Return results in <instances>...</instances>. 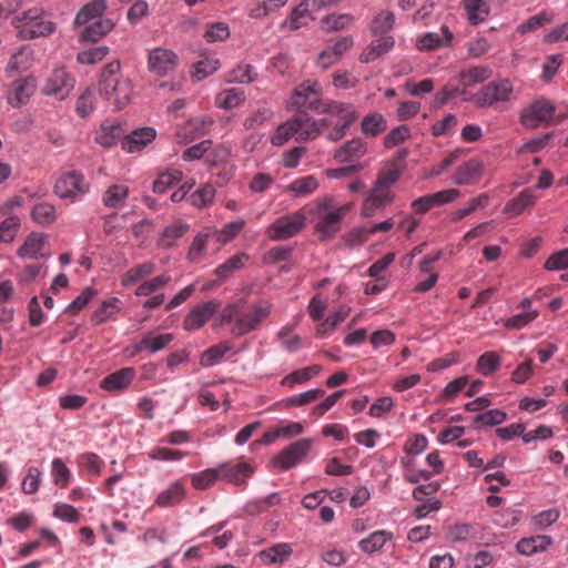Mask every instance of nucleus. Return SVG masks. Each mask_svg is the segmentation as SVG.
<instances>
[{
	"label": "nucleus",
	"mask_w": 568,
	"mask_h": 568,
	"mask_svg": "<svg viewBox=\"0 0 568 568\" xmlns=\"http://www.w3.org/2000/svg\"><path fill=\"white\" fill-rule=\"evenodd\" d=\"M519 120L526 129L536 130L540 126L559 124L564 116H556V106L550 100L539 98L520 111Z\"/></svg>",
	"instance_id": "nucleus-1"
},
{
	"label": "nucleus",
	"mask_w": 568,
	"mask_h": 568,
	"mask_svg": "<svg viewBox=\"0 0 568 568\" xmlns=\"http://www.w3.org/2000/svg\"><path fill=\"white\" fill-rule=\"evenodd\" d=\"M19 36L23 39H34L51 34L55 26L47 19L41 9L33 8L17 14L13 19Z\"/></svg>",
	"instance_id": "nucleus-2"
},
{
	"label": "nucleus",
	"mask_w": 568,
	"mask_h": 568,
	"mask_svg": "<svg viewBox=\"0 0 568 568\" xmlns=\"http://www.w3.org/2000/svg\"><path fill=\"white\" fill-rule=\"evenodd\" d=\"M100 91L108 99L114 97V104L118 110L123 109L131 99L132 83L124 73H101Z\"/></svg>",
	"instance_id": "nucleus-3"
},
{
	"label": "nucleus",
	"mask_w": 568,
	"mask_h": 568,
	"mask_svg": "<svg viewBox=\"0 0 568 568\" xmlns=\"http://www.w3.org/2000/svg\"><path fill=\"white\" fill-rule=\"evenodd\" d=\"M306 224V217L302 212L292 215H283L275 220L267 229L268 239L272 241H285L298 234Z\"/></svg>",
	"instance_id": "nucleus-4"
},
{
	"label": "nucleus",
	"mask_w": 568,
	"mask_h": 568,
	"mask_svg": "<svg viewBox=\"0 0 568 568\" xmlns=\"http://www.w3.org/2000/svg\"><path fill=\"white\" fill-rule=\"evenodd\" d=\"M513 92V83L508 79L489 82L470 98L479 108L490 106L496 102L507 101Z\"/></svg>",
	"instance_id": "nucleus-5"
},
{
	"label": "nucleus",
	"mask_w": 568,
	"mask_h": 568,
	"mask_svg": "<svg viewBox=\"0 0 568 568\" xmlns=\"http://www.w3.org/2000/svg\"><path fill=\"white\" fill-rule=\"evenodd\" d=\"M312 439L302 438L292 443L273 457L272 464L281 470H288L298 465L310 453Z\"/></svg>",
	"instance_id": "nucleus-6"
},
{
	"label": "nucleus",
	"mask_w": 568,
	"mask_h": 568,
	"mask_svg": "<svg viewBox=\"0 0 568 568\" xmlns=\"http://www.w3.org/2000/svg\"><path fill=\"white\" fill-rule=\"evenodd\" d=\"M311 121V115L305 110H298L296 113L281 123L275 133L271 136V143L276 146L284 145L296 133H302Z\"/></svg>",
	"instance_id": "nucleus-7"
},
{
	"label": "nucleus",
	"mask_w": 568,
	"mask_h": 568,
	"mask_svg": "<svg viewBox=\"0 0 568 568\" xmlns=\"http://www.w3.org/2000/svg\"><path fill=\"white\" fill-rule=\"evenodd\" d=\"M87 191L84 176L79 171L63 173L54 184V193L60 199H73L78 192L85 193Z\"/></svg>",
	"instance_id": "nucleus-8"
},
{
	"label": "nucleus",
	"mask_w": 568,
	"mask_h": 568,
	"mask_svg": "<svg viewBox=\"0 0 568 568\" xmlns=\"http://www.w3.org/2000/svg\"><path fill=\"white\" fill-rule=\"evenodd\" d=\"M459 195L460 191L457 189L443 190L414 200L412 209L416 214H425L434 206L454 202Z\"/></svg>",
	"instance_id": "nucleus-9"
},
{
	"label": "nucleus",
	"mask_w": 568,
	"mask_h": 568,
	"mask_svg": "<svg viewBox=\"0 0 568 568\" xmlns=\"http://www.w3.org/2000/svg\"><path fill=\"white\" fill-rule=\"evenodd\" d=\"M318 221L315 224V231L320 235L321 241L332 237L339 231L342 214L337 211L329 212L327 203H321L316 209Z\"/></svg>",
	"instance_id": "nucleus-10"
},
{
	"label": "nucleus",
	"mask_w": 568,
	"mask_h": 568,
	"mask_svg": "<svg viewBox=\"0 0 568 568\" xmlns=\"http://www.w3.org/2000/svg\"><path fill=\"white\" fill-rule=\"evenodd\" d=\"M219 306L214 300L195 305L184 317L183 328L187 332L201 328L216 313Z\"/></svg>",
	"instance_id": "nucleus-11"
},
{
	"label": "nucleus",
	"mask_w": 568,
	"mask_h": 568,
	"mask_svg": "<svg viewBox=\"0 0 568 568\" xmlns=\"http://www.w3.org/2000/svg\"><path fill=\"white\" fill-rule=\"evenodd\" d=\"M36 89L37 81L32 74L18 79L13 81L7 94V101L13 108H21L29 102Z\"/></svg>",
	"instance_id": "nucleus-12"
},
{
	"label": "nucleus",
	"mask_w": 568,
	"mask_h": 568,
	"mask_svg": "<svg viewBox=\"0 0 568 568\" xmlns=\"http://www.w3.org/2000/svg\"><path fill=\"white\" fill-rule=\"evenodd\" d=\"M484 163L478 159H470L455 170L452 181L455 185H469L478 181L484 173Z\"/></svg>",
	"instance_id": "nucleus-13"
},
{
	"label": "nucleus",
	"mask_w": 568,
	"mask_h": 568,
	"mask_svg": "<svg viewBox=\"0 0 568 568\" xmlns=\"http://www.w3.org/2000/svg\"><path fill=\"white\" fill-rule=\"evenodd\" d=\"M74 82L70 73H53L43 85L42 93L64 100L73 89Z\"/></svg>",
	"instance_id": "nucleus-14"
},
{
	"label": "nucleus",
	"mask_w": 568,
	"mask_h": 568,
	"mask_svg": "<svg viewBox=\"0 0 568 568\" xmlns=\"http://www.w3.org/2000/svg\"><path fill=\"white\" fill-rule=\"evenodd\" d=\"M150 71H170L179 67V57L170 49L155 48L149 53Z\"/></svg>",
	"instance_id": "nucleus-15"
},
{
	"label": "nucleus",
	"mask_w": 568,
	"mask_h": 568,
	"mask_svg": "<svg viewBox=\"0 0 568 568\" xmlns=\"http://www.w3.org/2000/svg\"><path fill=\"white\" fill-rule=\"evenodd\" d=\"M156 136V131L152 126L135 129L131 134L124 135L122 149L129 153L142 150L150 144Z\"/></svg>",
	"instance_id": "nucleus-16"
},
{
	"label": "nucleus",
	"mask_w": 568,
	"mask_h": 568,
	"mask_svg": "<svg viewBox=\"0 0 568 568\" xmlns=\"http://www.w3.org/2000/svg\"><path fill=\"white\" fill-rule=\"evenodd\" d=\"M454 33L447 26H442L438 32H428L420 37L417 47L420 51H432L446 48L452 44Z\"/></svg>",
	"instance_id": "nucleus-17"
},
{
	"label": "nucleus",
	"mask_w": 568,
	"mask_h": 568,
	"mask_svg": "<svg viewBox=\"0 0 568 568\" xmlns=\"http://www.w3.org/2000/svg\"><path fill=\"white\" fill-rule=\"evenodd\" d=\"M135 377L133 367H124L105 376L100 382V387L108 392L123 390L129 387Z\"/></svg>",
	"instance_id": "nucleus-18"
},
{
	"label": "nucleus",
	"mask_w": 568,
	"mask_h": 568,
	"mask_svg": "<svg viewBox=\"0 0 568 568\" xmlns=\"http://www.w3.org/2000/svg\"><path fill=\"white\" fill-rule=\"evenodd\" d=\"M216 469L220 470L219 479L230 481L234 485H243L246 479L253 474V467L245 463H239L231 466L230 464H221Z\"/></svg>",
	"instance_id": "nucleus-19"
},
{
	"label": "nucleus",
	"mask_w": 568,
	"mask_h": 568,
	"mask_svg": "<svg viewBox=\"0 0 568 568\" xmlns=\"http://www.w3.org/2000/svg\"><path fill=\"white\" fill-rule=\"evenodd\" d=\"M173 341V335L170 333L160 334L154 336L153 333L146 334L139 343L133 346L131 356L146 351L149 354L156 353L166 347Z\"/></svg>",
	"instance_id": "nucleus-20"
},
{
	"label": "nucleus",
	"mask_w": 568,
	"mask_h": 568,
	"mask_svg": "<svg viewBox=\"0 0 568 568\" xmlns=\"http://www.w3.org/2000/svg\"><path fill=\"white\" fill-rule=\"evenodd\" d=\"M536 203V195L531 189H525L517 196L509 200L503 210V213L508 217H516L525 210L530 209Z\"/></svg>",
	"instance_id": "nucleus-21"
},
{
	"label": "nucleus",
	"mask_w": 568,
	"mask_h": 568,
	"mask_svg": "<svg viewBox=\"0 0 568 568\" xmlns=\"http://www.w3.org/2000/svg\"><path fill=\"white\" fill-rule=\"evenodd\" d=\"M353 45L352 37L341 38L333 47H328L318 55V67L327 69L333 65L344 52L348 51Z\"/></svg>",
	"instance_id": "nucleus-22"
},
{
	"label": "nucleus",
	"mask_w": 568,
	"mask_h": 568,
	"mask_svg": "<svg viewBox=\"0 0 568 568\" xmlns=\"http://www.w3.org/2000/svg\"><path fill=\"white\" fill-rule=\"evenodd\" d=\"M317 82L305 81L297 85L292 94V98L287 102L286 109L288 111L305 110L306 100L311 94H317Z\"/></svg>",
	"instance_id": "nucleus-23"
},
{
	"label": "nucleus",
	"mask_w": 568,
	"mask_h": 568,
	"mask_svg": "<svg viewBox=\"0 0 568 568\" xmlns=\"http://www.w3.org/2000/svg\"><path fill=\"white\" fill-rule=\"evenodd\" d=\"M366 151V143L362 139H353L335 151L334 159L339 163H345L362 158Z\"/></svg>",
	"instance_id": "nucleus-24"
},
{
	"label": "nucleus",
	"mask_w": 568,
	"mask_h": 568,
	"mask_svg": "<svg viewBox=\"0 0 568 568\" xmlns=\"http://www.w3.org/2000/svg\"><path fill=\"white\" fill-rule=\"evenodd\" d=\"M108 8L106 0H92L82 7L78 12L74 23L77 26H84L93 20L102 19V14Z\"/></svg>",
	"instance_id": "nucleus-25"
},
{
	"label": "nucleus",
	"mask_w": 568,
	"mask_h": 568,
	"mask_svg": "<svg viewBox=\"0 0 568 568\" xmlns=\"http://www.w3.org/2000/svg\"><path fill=\"white\" fill-rule=\"evenodd\" d=\"M84 26L85 28L80 34V41L95 42L108 34L113 29L114 23L111 19L102 18Z\"/></svg>",
	"instance_id": "nucleus-26"
},
{
	"label": "nucleus",
	"mask_w": 568,
	"mask_h": 568,
	"mask_svg": "<svg viewBox=\"0 0 568 568\" xmlns=\"http://www.w3.org/2000/svg\"><path fill=\"white\" fill-rule=\"evenodd\" d=\"M34 50L29 45L21 47L9 61V71H28L36 67Z\"/></svg>",
	"instance_id": "nucleus-27"
},
{
	"label": "nucleus",
	"mask_w": 568,
	"mask_h": 568,
	"mask_svg": "<svg viewBox=\"0 0 568 568\" xmlns=\"http://www.w3.org/2000/svg\"><path fill=\"white\" fill-rule=\"evenodd\" d=\"M292 547L286 544H276L260 551L261 560L266 565L284 564L292 555Z\"/></svg>",
	"instance_id": "nucleus-28"
},
{
	"label": "nucleus",
	"mask_w": 568,
	"mask_h": 568,
	"mask_svg": "<svg viewBox=\"0 0 568 568\" xmlns=\"http://www.w3.org/2000/svg\"><path fill=\"white\" fill-rule=\"evenodd\" d=\"M551 544V538L546 535H537L531 537L521 538L517 545L516 549L519 554L523 555H534L539 551H544Z\"/></svg>",
	"instance_id": "nucleus-29"
},
{
	"label": "nucleus",
	"mask_w": 568,
	"mask_h": 568,
	"mask_svg": "<svg viewBox=\"0 0 568 568\" xmlns=\"http://www.w3.org/2000/svg\"><path fill=\"white\" fill-rule=\"evenodd\" d=\"M124 136V130L121 124L105 125L101 124L100 131L97 133L94 140L98 144L103 148H111L122 141Z\"/></svg>",
	"instance_id": "nucleus-30"
},
{
	"label": "nucleus",
	"mask_w": 568,
	"mask_h": 568,
	"mask_svg": "<svg viewBox=\"0 0 568 568\" xmlns=\"http://www.w3.org/2000/svg\"><path fill=\"white\" fill-rule=\"evenodd\" d=\"M464 9L470 24L476 26L486 20L489 14L488 0H464Z\"/></svg>",
	"instance_id": "nucleus-31"
},
{
	"label": "nucleus",
	"mask_w": 568,
	"mask_h": 568,
	"mask_svg": "<svg viewBox=\"0 0 568 568\" xmlns=\"http://www.w3.org/2000/svg\"><path fill=\"white\" fill-rule=\"evenodd\" d=\"M394 535L392 531L387 530H376L372 532L367 538L362 539L358 542V547L365 554H373L375 551L381 550L386 541L393 539Z\"/></svg>",
	"instance_id": "nucleus-32"
},
{
	"label": "nucleus",
	"mask_w": 568,
	"mask_h": 568,
	"mask_svg": "<svg viewBox=\"0 0 568 568\" xmlns=\"http://www.w3.org/2000/svg\"><path fill=\"white\" fill-rule=\"evenodd\" d=\"M400 170L395 163H390L378 172L377 179L374 183V192H381L389 189L398 182L400 178Z\"/></svg>",
	"instance_id": "nucleus-33"
},
{
	"label": "nucleus",
	"mask_w": 568,
	"mask_h": 568,
	"mask_svg": "<svg viewBox=\"0 0 568 568\" xmlns=\"http://www.w3.org/2000/svg\"><path fill=\"white\" fill-rule=\"evenodd\" d=\"M47 236L42 233L32 232L28 235L24 243L18 248L20 257L39 258V253L42 250Z\"/></svg>",
	"instance_id": "nucleus-34"
},
{
	"label": "nucleus",
	"mask_w": 568,
	"mask_h": 568,
	"mask_svg": "<svg viewBox=\"0 0 568 568\" xmlns=\"http://www.w3.org/2000/svg\"><path fill=\"white\" fill-rule=\"evenodd\" d=\"M310 0L302 1L295 7L287 19L284 21L283 27L290 30H297L307 23V19H311L310 13Z\"/></svg>",
	"instance_id": "nucleus-35"
},
{
	"label": "nucleus",
	"mask_w": 568,
	"mask_h": 568,
	"mask_svg": "<svg viewBox=\"0 0 568 568\" xmlns=\"http://www.w3.org/2000/svg\"><path fill=\"white\" fill-rule=\"evenodd\" d=\"M390 202H393V196L389 193L374 192V189H372L363 203L362 215L364 217H372L376 210L384 207Z\"/></svg>",
	"instance_id": "nucleus-36"
},
{
	"label": "nucleus",
	"mask_w": 568,
	"mask_h": 568,
	"mask_svg": "<svg viewBox=\"0 0 568 568\" xmlns=\"http://www.w3.org/2000/svg\"><path fill=\"white\" fill-rule=\"evenodd\" d=\"M184 497L185 490L183 486L179 481H175L171 484L168 489L158 495L155 504L160 507H172L181 503Z\"/></svg>",
	"instance_id": "nucleus-37"
},
{
	"label": "nucleus",
	"mask_w": 568,
	"mask_h": 568,
	"mask_svg": "<svg viewBox=\"0 0 568 568\" xmlns=\"http://www.w3.org/2000/svg\"><path fill=\"white\" fill-rule=\"evenodd\" d=\"M394 45V40L392 37H382L377 40H374L361 54V60L363 62H371L381 57L382 54L388 52Z\"/></svg>",
	"instance_id": "nucleus-38"
},
{
	"label": "nucleus",
	"mask_w": 568,
	"mask_h": 568,
	"mask_svg": "<svg viewBox=\"0 0 568 568\" xmlns=\"http://www.w3.org/2000/svg\"><path fill=\"white\" fill-rule=\"evenodd\" d=\"M190 226L187 223L178 220L173 224L166 226L162 233L161 239L159 240V245L163 248H170L173 246L174 242L182 237L187 231Z\"/></svg>",
	"instance_id": "nucleus-39"
},
{
	"label": "nucleus",
	"mask_w": 568,
	"mask_h": 568,
	"mask_svg": "<svg viewBox=\"0 0 568 568\" xmlns=\"http://www.w3.org/2000/svg\"><path fill=\"white\" fill-rule=\"evenodd\" d=\"M244 260H248L246 253H239L230 257L226 262L221 264L214 271L217 276V282L222 283L227 280L235 271L241 270L244 266Z\"/></svg>",
	"instance_id": "nucleus-40"
},
{
	"label": "nucleus",
	"mask_w": 568,
	"mask_h": 568,
	"mask_svg": "<svg viewBox=\"0 0 568 568\" xmlns=\"http://www.w3.org/2000/svg\"><path fill=\"white\" fill-rule=\"evenodd\" d=\"M120 301L118 297H110L104 300L100 307H98L91 315V322L94 325H101L110 318L114 317V314L120 310Z\"/></svg>",
	"instance_id": "nucleus-41"
},
{
	"label": "nucleus",
	"mask_w": 568,
	"mask_h": 568,
	"mask_svg": "<svg viewBox=\"0 0 568 568\" xmlns=\"http://www.w3.org/2000/svg\"><path fill=\"white\" fill-rule=\"evenodd\" d=\"M183 173L176 169H170L158 175L152 185V191L156 194H163L168 189L182 180Z\"/></svg>",
	"instance_id": "nucleus-42"
},
{
	"label": "nucleus",
	"mask_w": 568,
	"mask_h": 568,
	"mask_svg": "<svg viewBox=\"0 0 568 568\" xmlns=\"http://www.w3.org/2000/svg\"><path fill=\"white\" fill-rule=\"evenodd\" d=\"M31 217L36 223L49 226L57 220L55 206L48 202L36 204L31 211Z\"/></svg>",
	"instance_id": "nucleus-43"
},
{
	"label": "nucleus",
	"mask_w": 568,
	"mask_h": 568,
	"mask_svg": "<svg viewBox=\"0 0 568 568\" xmlns=\"http://www.w3.org/2000/svg\"><path fill=\"white\" fill-rule=\"evenodd\" d=\"M231 36L230 27L226 22H209L205 24L203 39L207 43L223 42Z\"/></svg>",
	"instance_id": "nucleus-44"
},
{
	"label": "nucleus",
	"mask_w": 568,
	"mask_h": 568,
	"mask_svg": "<svg viewBox=\"0 0 568 568\" xmlns=\"http://www.w3.org/2000/svg\"><path fill=\"white\" fill-rule=\"evenodd\" d=\"M129 195L125 185L112 184L103 194V204L108 207L118 209L122 206Z\"/></svg>",
	"instance_id": "nucleus-45"
},
{
	"label": "nucleus",
	"mask_w": 568,
	"mask_h": 568,
	"mask_svg": "<svg viewBox=\"0 0 568 568\" xmlns=\"http://www.w3.org/2000/svg\"><path fill=\"white\" fill-rule=\"evenodd\" d=\"M387 122L381 113L364 116L361 123L362 132L367 136H377L386 130Z\"/></svg>",
	"instance_id": "nucleus-46"
},
{
	"label": "nucleus",
	"mask_w": 568,
	"mask_h": 568,
	"mask_svg": "<svg viewBox=\"0 0 568 568\" xmlns=\"http://www.w3.org/2000/svg\"><path fill=\"white\" fill-rule=\"evenodd\" d=\"M394 23L395 14L392 11H381L373 19L371 31L374 36L387 37L386 34L393 29Z\"/></svg>",
	"instance_id": "nucleus-47"
},
{
	"label": "nucleus",
	"mask_w": 568,
	"mask_h": 568,
	"mask_svg": "<svg viewBox=\"0 0 568 568\" xmlns=\"http://www.w3.org/2000/svg\"><path fill=\"white\" fill-rule=\"evenodd\" d=\"M244 100V92L232 88L219 93L215 99V104L221 109L231 110L237 108Z\"/></svg>",
	"instance_id": "nucleus-48"
},
{
	"label": "nucleus",
	"mask_w": 568,
	"mask_h": 568,
	"mask_svg": "<svg viewBox=\"0 0 568 568\" xmlns=\"http://www.w3.org/2000/svg\"><path fill=\"white\" fill-rule=\"evenodd\" d=\"M290 0H265L256 3L250 9L248 17L252 19H262L276 12L284 7Z\"/></svg>",
	"instance_id": "nucleus-49"
},
{
	"label": "nucleus",
	"mask_w": 568,
	"mask_h": 568,
	"mask_svg": "<svg viewBox=\"0 0 568 568\" xmlns=\"http://www.w3.org/2000/svg\"><path fill=\"white\" fill-rule=\"evenodd\" d=\"M500 366V357L495 352H485L476 362V369L484 376L495 373Z\"/></svg>",
	"instance_id": "nucleus-50"
},
{
	"label": "nucleus",
	"mask_w": 568,
	"mask_h": 568,
	"mask_svg": "<svg viewBox=\"0 0 568 568\" xmlns=\"http://www.w3.org/2000/svg\"><path fill=\"white\" fill-rule=\"evenodd\" d=\"M261 321L254 314H243L239 316L231 329V334L241 337L254 331Z\"/></svg>",
	"instance_id": "nucleus-51"
},
{
	"label": "nucleus",
	"mask_w": 568,
	"mask_h": 568,
	"mask_svg": "<svg viewBox=\"0 0 568 568\" xmlns=\"http://www.w3.org/2000/svg\"><path fill=\"white\" fill-rule=\"evenodd\" d=\"M231 349L232 346L227 343H220L217 345L211 346L210 348L202 353L200 359L201 366H213Z\"/></svg>",
	"instance_id": "nucleus-52"
},
{
	"label": "nucleus",
	"mask_w": 568,
	"mask_h": 568,
	"mask_svg": "<svg viewBox=\"0 0 568 568\" xmlns=\"http://www.w3.org/2000/svg\"><path fill=\"white\" fill-rule=\"evenodd\" d=\"M154 271V264L152 262H145L139 264L135 267L130 268L122 277L123 286H131L136 284L143 276L152 274Z\"/></svg>",
	"instance_id": "nucleus-53"
},
{
	"label": "nucleus",
	"mask_w": 568,
	"mask_h": 568,
	"mask_svg": "<svg viewBox=\"0 0 568 568\" xmlns=\"http://www.w3.org/2000/svg\"><path fill=\"white\" fill-rule=\"evenodd\" d=\"M318 187V181L315 176L308 175L292 182L287 190L295 196H303L313 193Z\"/></svg>",
	"instance_id": "nucleus-54"
},
{
	"label": "nucleus",
	"mask_w": 568,
	"mask_h": 568,
	"mask_svg": "<svg viewBox=\"0 0 568 568\" xmlns=\"http://www.w3.org/2000/svg\"><path fill=\"white\" fill-rule=\"evenodd\" d=\"M554 14L547 11H541L540 13L530 17L527 21L523 22L517 28V32L525 34L527 32L535 31L545 24L552 22Z\"/></svg>",
	"instance_id": "nucleus-55"
},
{
	"label": "nucleus",
	"mask_w": 568,
	"mask_h": 568,
	"mask_svg": "<svg viewBox=\"0 0 568 568\" xmlns=\"http://www.w3.org/2000/svg\"><path fill=\"white\" fill-rule=\"evenodd\" d=\"M98 291L93 286L85 287L82 293L75 297L64 310L69 315H77L97 296Z\"/></svg>",
	"instance_id": "nucleus-56"
},
{
	"label": "nucleus",
	"mask_w": 568,
	"mask_h": 568,
	"mask_svg": "<svg viewBox=\"0 0 568 568\" xmlns=\"http://www.w3.org/2000/svg\"><path fill=\"white\" fill-rule=\"evenodd\" d=\"M489 203V196L486 193H483L478 195L477 197H474L468 201L467 205L463 209L457 210L454 212L450 216L452 222H457L465 216L469 215L474 211H476L478 207H486Z\"/></svg>",
	"instance_id": "nucleus-57"
},
{
	"label": "nucleus",
	"mask_w": 568,
	"mask_h": 568,
	"mask_svg": "<svg viewBox=\"0 0 568 568\" xmlns=\"http://www.w3.org/2000/svg\"><path fill=\"white\" fill-rule=\"evenodd\" d=\"M214 195V186L210 183H206L190 195V202L193 206L202 209L213 202Z\"/></svg>",
	"instance_id": "nucleus-58"
},
{
	"label": "nucleus",
	"mask_w": 568,
	"mask_h": 568,
	"mask_svg": "<svg viewBox=\"0 0 568 568\" xmlns=\"http://www.w3.org/2000/svg\"><path fill=\"white\" fill-rule=\"evenodd\" d=\"M521 517V511L518 509L507 508L504 510L495 511L493 515V523L503 528L515 526Z\"/></svg>",
	"instance_id": "nucleus-59"
},
{
	"label": "nucleus",
	"mask_w": 568,
	"mask_h": 568,
	"mask_svg": "<svg viewBox=\"0 0 568 568\" xmlns=\"http://www.w3.org/2000/svg\"><path fill=\"white\" fill-rule=\"evenodd\" d=\"M354 21V17L348 13L343 14H329L323 20V28L327 31H338L347 28Z\"/></svg>",
	"instance_id": "nucleus-60"
},
{
	"label": "nucleus",
	"mask_w": 568,
	"mask_h": 568,
	"mask_svg": "<svg viewBox=\"0 0 568 568\" xmlns=\"http://www.w3.org/2000/svg\"><path fill=\"white\" fill-rule=\"evenodd\" d=\"M20 227V219L17 215L9 216L0 223V242L11 243Z\"/></svg>",
	"instance_id": "nucleus-61"
},
{
	"label": "nucleus",
	"mask_w": 568,
	"mask_h": 568,
	"mask_svg": "<svg viewBox=\"0 0 568 568\" xmlns=\"http://www.w3.org/2000/svg\"><path fill=\"white\" fill-rule=\"evenodd\" d=\"M409 138L410 129L403 124L392 129L389 133L384 136L383 144L386 149H392Z\"/></svg>",
	"instance_id": "nucleus-62"
},
{
	"label": "nucleus",
	"mask_w": 568,
	"mask_h": 568,
	"mask_svg": "<svg viewBox=\"0 0 568 568\" xmlns=\"http://www.w3.org/2000/svg\"><path fill=\"white\" fill-rule=\"evenodd\" d=\"M349 312V306L341 305L336 312L328 315L326 320L321 324L318 333L324 334L328 331H333L341 322H343L348 316Z\"/></svg>",
	"instance_id": "nucleus-63"
},
{
	"label": "nucleus",
	"mask_w": 568,
	"mask_h": 568,
	"mask_svg": "<svg viewBox=\"0 0 568 568\" xmlns=\"http://www.w3.org/2000/svg\"><path fill=\"white\" fill-rule=\"evenodd\" d=\"M220 477V470L209 468L192 476V485L196 489H206L213 485Z\"/></svg>",
	"instance_id": "nucleus-64"
}]
</instances>
